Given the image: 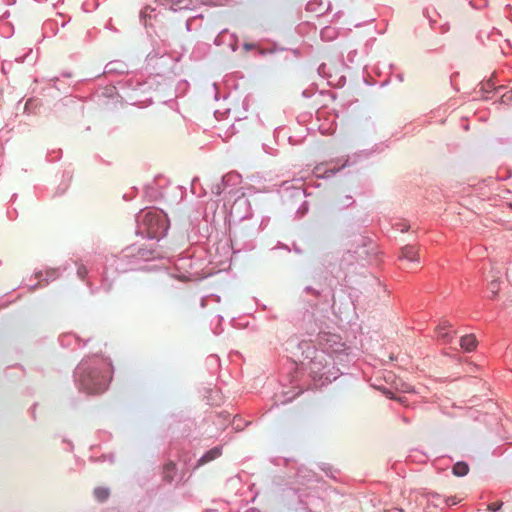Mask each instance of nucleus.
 Segmentation results:
<instances>
[{"label":"nucleus","instance_id":"nucleus-38","mask_svg":"<svg viewBox=\"0 0 512 512\" xmlns=\"http://www.w3.org/2000/svg\"><path fill=\"white\" fill-rule=\"evenodd\" d=\"M232 424H233L234 429L237 431H240L243 429V426L241 425V419H238V421H237L236 418H234Z\"/></svg>","mask_w":512,"mask_h":512},{"label":"nucleus","instance_id":"nucleus-54","mask_svg":"<svg viewBox=\"0 0 512 512\" xmlns=\"http://www.w3.org/2000/svg\"><path fill=\"white\" fill-rule=\"evenodd\" d=\"M390 512H403V510H398V509H395L393 511H390Z\"/></svg>","mask_w":512,"mask_h":512},{"label":"nucleus","instance_id":"nucleus-20","mask_svg":"<svg viewBox=\"0 0 512 512\" xmlns=\"http://www.w3.org/2000/svg\"><path fill=\"white\" fill-rule=\"evenodd\" d=\"M337 34H338V32H337L336 28L331 27V26L324 27L320 32L321 39L324 41L334 40L337 37Z\"/></svg>","mask_w":512,"mask_h":512},{"label":"nucleus","instance_id":"nucleus-14","mask_svg":"<svg viewBox=\"0 0 512 512\" xmlns=\"http://www.w3.org/2000/svg\"><path fill=\"white\" fill-rule=\"evenodd\" d=\"M295 478L299 484H306L315 481L316 474L312 470L304 466H300L297 469Z\"/></svg>","mask_w":512,"mask_h":512},{"label":"nucleus","instance_id":"nucleus-34","mask_svg":"<svg viewBox=\"0 0 512 512\" xmlns=\"http://www.w3.org/2000/svg\"><path fill=\"white\" fill-rule=\"evenodd\" d=\"M502 506V503H491L488 505V510L491 511V512H496L498 511Z\"/></svg>","mask_w":512,"mask_h":512},{"label":"nucleus","instance_id":"nucleus-33","mask_svg":"<svg viewBox=\"0 0 512 512\" xmlns=\"http://www.w3.org/2000/svg\"><path fill=\"white\" fill-rule=\"evenodd\" d=\"M459 503V500L455 496L447 497L444 500L446 506H454Z\"/></svg>","mask_w":512,"mask_h":512},{"label":"nucleus","instance_id":"nucleus-9","mask_svg":"<svg viewBox=\"0 0 512 512\" xmlns=\"http://www.w3.org/2000/svg\"><path fill=\"white\" fill-rule=\"evenodd\" d=\"M439 339L443 343H450L455 335L452 330V324L447 320H442L436 328Z\"/></svg>","mask_w":512,"mask_h":512},{"label":"nucleus","instance_id":"nucleus-43","mask_svg":"<svg viewBox=\"0 0 512 512\" xmlns=\"http://www.w3.org/2000/svg\"><path fill=\"white\" fill-rule=\"evenodd\" d=\"M505 88H506V86H504V85L496 86V87L494 88V92H500V91H503Z\"/></svg>","mask_w":512,"mask_h":512},{"label":"nucleus","instance_id":"nucleus-37","mask_svg":"<svg viewBox=\"0 0 512 512\" xmlns=\"http://www.w3.org/2000/svg\"><path fill=\"white\" fill-rule=\"evenodd\" d=\"M174 469H175V464H174V463L170 462V463L166 464V465H165V473H166V477H168V474H169L170 472H173V471H174Z\"/></svg>","mask_w":512,"mask_h":512},{"label":"nucleus","instance_id":"nucleus-3","mask_svg":"<svg viewBox=\"0 0 512 512\" xmlns=\"http://www.w3.org/2000/svg\"><path fill=\"white\" fill-rule=\"evenodd\" d=\"M287 350L315 377L323 378L326 367L325 353L315 348L311 341L290 339L286 343Z\"/></svg>","mask_w":512,"mask_h":512},{"label":"nucleus","instance_id":"nucleus-19","mask_svg":"<svg viewBox=\"0 0 512 512\" xmlns=\"http://www.w3.org/2000/svg\"><path fill=\"white\" fill-rule=\"evenodd\" d=\"M495 76L492 75L490 79H488L485 83H482L479 89V93L481 94V97L484 99H488L486 96L487 93L494 91L495 86Z\"/></svg>","mask_w":512,"mask_h":512},{"label":"nucleus","instance_id":"nucleus-5","mask_svg":"<svg viewBox=\"0 0 512 512\" xmlns=\"http://www.w3.org/2000/svg\"><path fill=\"white\" fill-rule=\"evenodd\" d=\"M258 229L254 225L242 224L231 235L232 248L237 251H251L255 248Z\"/></svg>","mask_w":512,"mask_h":512},{"label":"nucleus","instance_id":"nucleus-17","mask_svg":"<svg viewBox=\"0 0 512 512\" xmlns=\"http://www.w3.org/2000/svg\"><path fill=\"white\" fill-rule=\"evenodd\" d=\"M477 340L474 335H465L460 339V346L467 352H471L476 348Z\"/></svg>","mask_w":512,"mask_h":512},{"label":"nucleus","instance_id":"nucleus-36","mask_svg":"<svg viewBox=\"0 0 512 512\" xmlns=\"http://www.w3.org/2000/svg\"><path fill=\"white\" fill-rule=\"evenodd\" d=\"M313 317H314V313H313V311L306 310V312L304 313L303 320H304V321L311 322V321H312V319H313Z\"/></svg>","mask_w":512,"mask_h":512},{"label":"nucleus","instance_id":"nucleus-10","mask_svg":"<svg viewBox=\"0 0 512 512\" xmlns=\"http://www.w3.org/2000/svg\"><path fill=\"white\" fill-rule=\"evenodd\" d=\"M166 6L174 12L181 10H193L197 5V0H165Z\"/></svg>","mask_w":512,"mask_h":512},{"label":"nucleus","instance_id":"nucleus-44","mask_svg":"<svg viewBox=\"0 0 512 512\" xmlns=\"http://www.w3.org/2000/svg\"><path fill=\"white\" fill-rule=\"evenodd\" d=\"M395 77L399 82L404 81V75L402 73H398Z\"/></svg>","mask_w":512,"mask_h":512},{"label":"nucleus","instance_id":"nucleus-53","mask_svg":"<svg viewBox=\"0 0 512 512\" xmlns=\"http://www.w3.org/2000/svg\"><path fill=\"white\" fill-rule=\"evenodd\" d=\"M406 230H407V226L404 225L403 228H401V232H404Z\"/></svg>","mask_w":512,"mask_h":512},{"label":"nucleus","instance_id":"nucleus-49","mask_svg":"<svg viewBox=\"0 0 512 512\" xmlns=\"http://www.w3.org/2000/svg\"><path fill=\"white\" fill-rule=\"evenodd\" d=\"M483 35H484V32H483V31H480V32H479V34H478V38H479L480 40H482Z\"/></svg>","mask_w":512,"mask_h":512},{"label":"nucleus","instance_id":"nucleus-47","mask_svg":"<svg viewBox=\"0 0 512 512\" xmlns=\"http://www.w3.org/2000/svg\"><path fill=\"white\" fill-rule=\"evenodd\" d=\"M38 287V284H33L29 286L30 291H34Z\"/></svg>","mask_w":512,"mask_h":512},{"label":"nucleus","instance_id":"nucleus-30","mask_svg":"<svg viewBox=\"0 0 512 512\" xmlns=\"http://www.w3.org/2000/svg\"><path fill=\"white\" fill-rule=\"evenodd\" d=\"M470 4L475 9H482L487 6L488 1L487 0H478L477 3H474L473 0L470 1Z\"/></svg>","mask_w":512,"mask_h":512},{"label":"nucleus","instance_id":"nucleus-11","mask_svg":"<svg viewBox=\"0 0 512 512\" xmlns=\"http://www.w3.org/2000/svg\"><path fill=\"white\" fill-rule=\"evenodd\" d=\"M303 293L306 294L307 296H312V298L305 299V301L308 302L312 310L316 308L324 298L322 291L319 289H315L312 286H306L303 290Z\"/></svg>","mask_w":512,"mask_h":512},{"label":"nucleus","instance_id":"nucleus-13","mask_svg":"<svg viewBox=\"0 0 512 512\" xmlns=\"http://www.w3.org/2000/svg\"><path fill=\"white\" fill-rule=\"evenodd\" d=\"M222 455V447L221 446H215L205 452L197 461L196 468L203 466L217 458H219Z\"/></svg>","mask_w":512,"mask_h":512},{"label":"nucleus","instance_id":"nucleus-39","mask_svg":"<svg viewBox=\"0 0 512 512\" xmlns=\"http://www.w3.org/2000/svg\"><path fill=\"white\" fill-rule=\"evenodd\" d=\"M232 424H233L234 429L237 431H240L243 429V426L241 425V419H238V421H237L236 418H234Z\"/></svg>","mask_w":512,"mask_h":512},{"label":"nucleus","instance_id":"nucleus-15","mask_svg":"<svg viewBox=\"0 0 512 512\" xmlns=\"http://www.w3.org/2000/svg\"><path fill=\"white\" fill-rule=\"evenodd\" d=\"M60 268H52L45 271V277L44 272L39 270L35 271L34 275L35 278L39 279L40 281H45L46 283H49L50 281L55 280L60 276Z\"/></svg>","mask_w":512,"mask_h":512},{"label":"nucleus","instance_id":"nucleus-57","mask_svg":"<svg viewBox=\"0 0 512 512\" xmlns=\"http://www.w3.org/2000/svg\"><path fill=\"white\" fill-rule=\"evenodd\" d=\"M361 241H362V244L364 245L365 244V238H361Z\"/></svg>","mask_w":512,"mask_h":512},{"label":"nucleus","instance_id":"nucleus-46","mask_svg":"<svg viewBox=\"0 0 512 512\" xmlns=\"http://www.w3.org/2000/svg\"><path fill=\"white\" fill-rule=\"evenodd\" d=\"M190 25H191V20H190V19H188V20L186 21V23H185V26H186L187 31H190Z\"/></svg>","mask_w":512,"mask_h":512},{"label":"nucleus","instance_id":"nucleus-55","mask_svg":"<svg viewBox=\"0 0 512 512\" xmlns=\"http://www.w3.org/2000/svg\"><path fill=\"white\" fill-rule=\"evenodd\" d=\"M502 53L506 54L505 48L501 46Z\"/></svg>","mask_w":512,"mask_h":512},{"label":"nucleus","instance_id":"nucleus-26","mask_svg":"<svg viewBox=\"0 0 512 512\" xmlns=\"http://www.w3.org/2000/svg\"><path fill=\"white\" fill-rule=\"evenodd\" d=\"M154 11L155 10L151 7H145L144 9H142L140 11V15H139L141 21H145L146 18H152V16H153L152 14L154 13Z\"/></svg>","mask_w":512,"mask_h":512},{"label":"nucleus","instance_id":"nucleus-42","mask_svg":"<svg viewBox=\"0 0 512 512\" xmlns=\"http://www.w3.org/2000/svg\"><path fill=\"white\" fill-rule=\"evenodd\" d=\"M218 418H223L224 421H228L230 418V414L228 412L223 411L219 413Z\"/></svg>","mask_w":512,"mask_h":512},{"label":"nucleus","instance_id":"nucleus-56","mask_svg":"<svg viewBox=\"0 0 512 512\" xmlns=\"http://www.w3.org/2000/svg\"><path fill=\"white\" fill-rule=\"evenodd\" d=\"M505 43L507 44V46H510L509 40H505Z\"/></svg>","mask_w":512,"mask_h":512},{"label":"nucleus","instance_id":"nucleus-58","mask_svg":"<svg viewBox=\"0 0 512 512\" xmlns=\"http://www.w3.org/2000/svg\"><path fill=\"white\" fill-rule=\"evenodd\" d=\"M54 80L57 81L58 77H55V78L51 79V81H54Z\"/></svg>","mask_w":512,"mask_h":512},{"label":"nucleus","instance_id":"nucleus-4","mask_svg":"<svg viewBox=\"0 0 512 512\" xmlns=\"http://www.w3.org/2000/svg\"><path fill=\"white\" fill-rule=\"evenodd\" d=\"M137 233L148 239L159 241L166 236L168 219L163 211L158 209H144L136 216Z\"/></svg>","mask_w":512,"mask_h":512},{"label":"nucleus","instance_id":"nucleus-50","mask_svg":"<svg viewBox=\"0 0 512 512\" xmlns=\"http://www.w3.org/2000/svg\"><path fill=\"white\" fill-rule=\"evenodd\" d=\"M302 95L306 98H309L310 97V94L307 93V91H303Z\"/></svg>","mask_w":512,"mask_h":512},{"label":"nucleus","instance_id":"nucleus-2","mask_svg":"<svg viewBox=\"0 0 512 512\" xmlns=\"http://www.w3.org/2000/svg\"><path fill=\"white\" fill-rule=\"evenodd\" d=\"M162 251L142 244H133L123 249L118 255H113L109 262L117 272L125 273L133 270L144 269V262L161 259Z\"/></svg>","mask_w":512,"mask_h":512},{"label":"nucleus","instance_id":"nucleus-21","mask_svg":"<svg viewBox=\"0 0 512 512\" xmlns=\"http://www.w3.org/2000/svg\"><path fill=\"white\" fill-rule=\"evenodd\" d=\"M93 494H94V497L99 502H104L108 499V497L110 495V491L106 487H96L93 491Z\"/></svg>","mask_w":512,"mask_h":512},{"label":"nucleus","instance_id":"nucleus-18","mask_svg":"<svg viewBox=\"0 0 512 512\" xmlns=\"http://www.w3.org/2000/svg\"><path fill=\"white\" fill-rule=\"evenodd\" d=\"M452 473L456 477H464L469 473V465L465 461H458L452 467Z\"/></svg>","mask_w":512,"mask_h":512},{"label":"nucleus","instance_id":"nucleus-7","mask_svg":"<svg viewBox=\"0 0 512 512\" xmlns=\"http://www.w3.org/2000/svg\"><path fill=\"white\" fill-rule=\"evenodd\" d=\"M306 497H307V495L300 493L298 489L288 488L283 491L282 501L287 506L288 509L309 510Z\"/></svg>","mask_w":512,"mask_h":512},{"label":"nucleus","instance_id":"nucleus-51","mask_svg":"<svg viewBox=\"0 0 512 512\" xmlns=\"http://www.w3.org/2000/svg\"><path fill=\"white\" fill-rule=\"evenodd\" d=\"M62 76H64V77H70V76H71V73H69V72H65V73H63V74H62Z\"/></svg>","mask_w":512,"mask_h":512},{"label":"nucleus","instance_id":"nucleus-31","mask_svg":"<svg viewBox=\"0 0 512 512\" xmlns=\"http://www.w3.org/2000/svg\"><path fill=\"white\" fill-rule=\"evenodd\" d=\"M88 274V270L84 265H80L77 268V275L80 279H84L86 275Z\"/></svg>","mask_w":512,"mask_h":512},{"label":"nucleus","instance_id":"nucleus-12","mask_svg":"<svg viewBox=\"0 0 512 512\" xmlns=\"http://www.w3.org/2000/svg\"><path fill=\"white\" fill-rule=\"evenodd\" d=\"M399 259L405 260L410 264L420 262L418 252L413 245H406V246L402 247L401 251H400Z\"/></svg>","mask_w":512,"mask_h":512},{"label":"nucleus","instance_id":"nucleus-23","mask_svg":"<svg viewBox=\"0 0 512 512\" xmlns=\"http://www.w3.org/2000/svg\"><path fill=\"white\" fill-rule=\"evenodd\" d=\"M500 289V282L498 279H493L489 284H488V292H489V298L490 299H494L495 296L497 295L498 291Z\"/></svg>","mask_w":512,"mask_h":512},{"label":"nucleus","instance_id":"nucleus-29","mask_svg":"<svg viewBox=\"0 0 512 512\" xmlns=\"http://www.w3.org/2000/svg\"><path fill=\"white\" fill-rule=\"evenodd\" d=\"M499 36H501V32L495 28H492L491 31L486 34V37L493 41H496Z\"/></svg>","mask_w":512,"mask_h":512},{"label":"nucleus","instance_id":"nucleus-22","mask_svg":"<svg viewBox=\"0 0 512 512\" xmlns=\"http://www.w3.org/2000/svg\"><path fill=\"white\" fill-rule=\"evenodd\" d=\"M354 203V199L350 195H345L344 197L338 199L335 203L338 209H344L351 206Z\"/></svg>","mask_w":512,"mask_h":512},{"label":"nucleus","instance_id":"nucleus-8","mask_svg":"<svg viewBox=\"0 0 512 512\" xmlns=\"http://www.w3.org/2000/svg\"><path fill=\"white\" fill-rule=\"evenodd\" d=\"M214 44L216 46H221L227 44L231 51L235 52L237 50V38L234 34L229 33L228 30L223 29L214 39Z\"/></svg>","mask_w":512,"mask_h":512},{"label":"nucleus","instance_id":"nucleus-40","mask_svg":"<svg viewBox=\"0 0 512 512\" xmlns=\"http://www.w3.org/2000/svg\"><path fill=\"white\" fill-rule=\"evenodd\" d=\"M357 55V50H353V51H350L348 54H347V60L350 62V63H353L354 62V57Z\"/></svg>","mask_w":512,"mask_h":512},{"label":"nucleus","instance_id":"nucleus-52","mask_svg":"<svg viewBox=\"0 0 512 512\" xmlns=\"http://www.w3.org/2000/svg\"><path fill=\"white\" fill-rule=\"evenodd\" d=\"M210 360H214L216 362L218 358L216 356H210Z\"/></svg>","mask_w":512,"mask_h":512},{"label":"nucleus","instance_id":"nucleus-16","mask_svg":"<svg viewBox=\"0 0 512 512\" xmlns=\"http://www.w3.org/2000/svg\"><path fill=\"white\" fill-rule=\"evenodd\" d=\"M126 71V65L121 61H111L106 64L104 74H123Z\"/></svg>","mask_w":512,"mask_h":512},{"label":"nucleus","instance_id":"nucleus-41","mask_svg":"<svg viewBox=\"0 0 512 512\" xmlns=\"http://www.w3.org/2000/svg\"><path fill=\"white\" fill-rule=\"evenodd\" d=\"M243 48H244V50L249 51V50H252V49H256L257 45L254 44V43H244L243 44Z\"/></svg>","mask_w":512,"mask_h":512},{"label":"nucleus","instance_id":"nucleus-32","mask_svg":"<svg viewBox=\"0 0 512 512\" xmlns=\"http://www.w3.org/2000/svg\"><path fill=\"white\" fill-rule=\"evenodd\" d=\"M444 500H445V498H443L439 494H433L432 495V503L435 506H440L441 504H444Z\"/></svg>","mask_w":512,"mask_h":512},{"label":"nucleus","instance_id":"nucleus-25","mask_svg":"<svg viewBox=\"0 0 512 512\" xmlns=\"http://www.w3.org/2000/svg\"><path fill=\"white\" fill-rule=\"evenodd\" d=\"M203 227H199L197 232L194 231V228L192 229V232L196 235L197 233L200 234L201 237L206 238L209 235V226L206 220L202 221Z\"/></svg>","mask_w":512,"mask_h":512},{"label":"nucleus","instance_id":"nucleus-1","mask_svg":"<svg viewBox=\"0 0 512 512\" xmlns=\"http://www.w3.org/2000/svg\"><path fill=\"white\" fill-rule=\"evenodd\" d=\"M112 365L108 359L94 355L83 359L74 370V381L87 394L104 392L111 380Z\"/></svg>","mask_w":512,"mask_h":512},{"label":"nucleus","instance_id":"nucleus-6","mask_svg":"<svg viewBox=\"0 0 512 512\" xmlns=\"http://www.w3.org/2000/svg\"><path fill=\"white\" fill-rule=\"evenodd\" d=\"M241 182L240 174L236 172H230L222 176L221 180L211 186V192L215 196H221L222 194H232L235 188Z\"/></svg>","mask_w":512,"mask_h":512},{"label":"nucleus","instance_id":"nucleus-28","mask_svg":"<svg viewBox=\"0 0 512 512\" xmlns=\"http://www.w3.org/2000/svg\"><path fill=\"white\" fill-rule=\"evenodd\" d=\"M500 102L505 105H512V89L501 96Z\"/></svg>","mask_w":512,"mask_h":512},{"label":"nucleus","instance_id":"nucleus-45","mask_svg":"<svg viewBox=\"0 0 512 512\" xmlns=\"http://www.w3.org/2000/svg\"><path fill=\"white\" fill-rule=\"evenodd\" d=\"M293 249H294V251H295L297 254H301V253H302V250H301L298 246H296L295 244L293 245Z\"/></svg>","mask_w":512,"mask_h":512},{"label":"nucleus","instance_id":"nucleus-35","mask_svg":"<svg viewBox=\"0 0 512 512\" xmlns=\"http://www.w3.org/2000/svg\"><path fill=\"white\" fill-rule=\"evenodd\" d=\"M72 335H64L60 338V343L62 346L70 345V338Z\"/></svg>","mask_w":512,"mask_h":512},{"label":"nucleus","instance_id":"nucleus-24","mask_svg":"<svg viewBox=\"0 0 512 512\" xmlns=\"http://www.w3.org/2000/svg\"><path fill=\"white\" fill-rule=\"evenodd\" d=\"M169 191L173 195H175V199H174L175 202L181 201L184 197V192L180 186H173L169 189Z\"/></svg>","mask_w":512,"mask_h":512},{"label":"nucleus","instance_id":"nucleus-27","mask_svg":"<svg viewBox=\"0 0 512 512\" xmlns=\"http://www.w3.org/2000/svg\"><path fill=\"white\" fill-rule=\"evenodd\" d=\"M346 164L342 165L341 167H338V168H329V169H326L324 172H323V177L324 178H330L332 176H334L337 172H339L343 167H345Z\"/></svg>","mask_w":512,"mask_h":512},{"label":"nucleus","instance_id":"nucleus-48","mask_svg":"<svg viewBox=\"0 0 512 512\" xmlns=\"http://www.w3.org/2000/svg\"><path fill=\"white\" fill-rule=\"evenodd\" d=\"M168 193L169 191H165L164 193H162V197H164L165 199H168Z\"/></svg>","mask_w":512,"mask_h":512}]
</instances>
